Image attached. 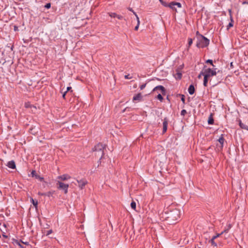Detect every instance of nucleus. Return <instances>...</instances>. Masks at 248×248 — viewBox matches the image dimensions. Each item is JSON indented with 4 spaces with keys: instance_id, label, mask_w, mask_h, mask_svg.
<instances>
[{
    "instance_id": "nucleus-1",
    "label": "nucleus",
    "mask_w": 248,
    "mask_h": 248,
    "mask_svg": "<svg viewBox=\"0 0 248 248\" xmlns=\"http://www.w3.org/2000/svg\"><path fill=\"white\" fill-rule=\"evenodd\" d=\"M181 215V210L177 208L170 211L167 210L164 212L165 219L170 224H174L175 221L179 219Z\"/></svg>"
},
{
    "instance_id": "nucleus-2",
    "label": "nucleus",
    "mask_w": 248,
    "mask_h": 248,
    "mask_svg": "<svg viewBox=\"0 0 248 248\" xmlns=\"http://www.w3.org/2000/svg\"><path fill=\"white\" fill-rule=\"evenodd\" d=\"M210 41L206 37L202 35H199L197 36V41L196 46L198 47L203 48L208 46Z\"/></svg>"
},
{
    "instance_id": "nucleus-3",
    "label": "nucleus",
    "mask_w": 248,
    "mask_h": 248,
    "mask_svg": "<svg viewBox=\"0 0 248 248\" xmlns=\"http://www.w3.org/2000/svg\"><path fill=\"white\" fill-rule=\"evenodd\" d=\"M105 148V145L102 143H98L93 149L95 152V155L100 157L99 161L103 158L104 155V149Z\"/></svg>"
},
{
    "instance_id": "nucleus-4",
    "label": "nucleus",
    "mask_w": 248,
    "mask_h": 248,
    "mask_svg": "<svg viewBox=\"0 0 248 248\" xmlns=\"http://www.w3.org/2000/svg\"><path fill=\"white\" fill-rule=\"evenodd\" d=\"M217 68L211 69L210 68H207L206 66H204V72H202L201 75H202L203 76H205L208 78L210 77H212L215 76L217 72Z\"/></svg>"
},
{
    "instance_id": "nucleus-5",
    "label": "nucleus",
    "mask_w": 248,
    "mask_h": 248,
    "mask_svg": "<svg viewBox=\"0 0 248 248\" xmlns=\"http://www.w3.org/2000/svg\"><path fill=\"white\" fill-rule=\"evenodd\" d=\"M57 185L58 186V188L63 190L64 191V193H67L69 185L64 184L60 181H58Z\"/></svg>"
},
{
    "instance_id": "nucleus-6",
    "label": "nucleus",
    "mask_w": 248,
    "mask_h": 248,
    "mask_svg": "<svg viewBox=\"0 0 248 248\" xmlns=\"http://www.w3.org/2000/svg\"><path fill=\"white\" fill-rule=\"evenodd\" d=\"M157 90L160 91L162 94H165L166 92L165 88L162 85H158L156 86L154 88L153 91L155 92Z\"/></svg>"
},
{
    "instance_id": "nucleus-7",
    "label": "nucleus",
    "mask_w": 248,
    "mask_h": 248,
    "mask_svg": "<svg viewBox=\"0 0 248 248\" xmlns=\"http://www.w3.org/2000/svg\"><path fill=\"white\" fill-rule=\"evenodd\" d=\"M78 184V186L81 189L87 184V181L85 179H81L77 180Z\"/></svg>"
},
{
    "instance_id": "nucleus-8",
    "label": "nucleus",
    "mask_w": 248,
    "mask_h": 248,
    "mask_svg": "<svg viewBox=\"0 0 248 248\" xmlns=\"http://www.w3.org/2000/svg\"><path fill=\"white\" fill-rule=\"evenodd\" d=\"M168 123V122L167 118H165L163 122V133H165L167 130Z\"/></svg>"
},
{
    "instance_id": "nucleus-9",
    "label": "nucleus",
    "mask_w": 248,
    "mask_h": 248,
    "mask_svg": "<svg viewBox=\"0 0 248 248\" xmlns=\"http://www.w3.org/2000/svg\"><path fill=\"white\" fill-rule=\"evenodd\" d=\"M109 15L111 17H114V18L116 17L120 20L123 19L124 18L123 16H121V15H117L115 13H109Z\"/></svg>"
},
{
    "instance_id": "nucleus-10",
    "label": "nucleus",
    "mask_w": 248,
    "mask_h": 248,
    "mask_svg": "<svg viewBox=\"0 0 248 248\" xmlns=\"http://www.w3.org/2000/svg\"><path fill=\"white\" fill-rule=\"evenodd\" d=\"M166 7H170V9H171L172 10L175 11L176 12H177V10L176 8V6L174 4V1L171 2L170 3H167V6Z\"/></svg>"
},
{
    "instance_id": "nucleus-11",
    "label": "nucleus",
    "mask_w": 248,
    "mask_h": 248,
    "mask_svg": "<svg viewBox=\"0 0 248 248\" xmlns=\"http://www.w3.org/2000/svg\"><path fill=\"white\" fill-rule=\"evenodd\" d=\"M7 166L9 168H11V169H14L16 167L15 162L14 161H13V160L9 161L8 162V163H7Z\"/></svg>"
},
{
    "instance_id": "nucleus-12",
    "label": "nucleus",
    "mask_w": 248,
    "mask_h": 248,
    "mask_svg": "<svg viewBox=\"0 0 248 248\" xmlns=\"http://www.w3.org/2000/svg\"><path fill=\"white\" fill-rule=\"evenodd\" d=\"M188 93L190 94V95H192L193 94H194V92H195V88H194V86L192 84H191L188 88Z\"/></svg>"
},
{
    "instance_id": "nucleus-13",
    "label": "nucleus",
    "mask_w": 248,
    "mask_h": 248,
    "mask_svg": "<svg viewBox=\"0 0 248 248\" xmlns=\"http://www.w3.org/2000/svg\"><path fill=\"white\" fill-rule=\"evenodd\" d=\"M141 98H142V95L140 93H138L136 95L134 96V97L133 98V100L140 101L141 100Z\"/></svg>"
},
{
    "instance_id": "nucleus-14",
    "label": "nucleus",
    "mask_w": 248,
    "mask_h": 248,
    "mask_svg": "<svg viewBox=\"0 0 248 248\" xmlns=\"http://www.w3.org/2000/svg\"><path fill=\"white\" fill-rule=\"evenodd\" d=\"M239 125L242 129L248 131V126L243 124L240 120H239Z\"/></svg>"
},
{
    "instance_id": "nucleus-15",
    "label": "nucleus",
    "mask_w": 248,
    "mask_h": 248,
    "mask_svg": "<svg viewBox=\"0 0 248 248\" xmlns=\"http://www.w3.org/2000/svg\"><path fill=\"white\" fill-rule=\"evenodd\" d=\"M69 178H70V177L67 174H63L61 176H59L58 177V179H60L62 180V181L66 180L68 179H69Z\"/></svg>"
},
{
    "instance_id": "nucleus-16",
    "label": "nucleus",
    "mask_w": 248,
    "mask_h": 248,
    "mask_svg": "<svg viewBox=\"0 0 248 248\" xmlns=\"http://www.w3.org/2000/svg\"><path fill=\"white\" fill-rule=\"evenodd\" d=\"M174 76L176 79H180L182 78V75L181 73L177 72L174 75Z\"/></svg>"
},
{
    "instance_id": "nucleus-17",
    "label": "nucleus",
    "mask_w": 248,
    "mask_h": 248,
    "mask_svg": "<svg viewBox=\"0 0 248 248\" xmlns=\"http://www.w3.org/2000/svg\"><path fill=\"white\" fill-rule=\"evenodd\" d=\"M55 191H50L47 192L45 193V196H47L48 197H52L54 194Z\"/></svg>"
},
{
    "instance_id": "nucleus-18",
    "label": "nucleus",
    "mask_w": 248,
    "mask_h": 248,
    "mask_svg": "<svg viewBox=\"0 0 248 248\" xmlns=\"http://www.w3.org/2000/svg\"><path fill=\"white\" fill-rule=\"evenodd\" d=\"M232 228V225L229 224L226 227L225 229L221 232V233H223L224 232H228L229 230Z\"/></svg>"
},
{
    "instance_id": "nucleus-19",
    "label": "nucleus",
    "mask_w": 248,
    "mask_h": 248,
    "mask_svg": "<svg viewBox=\"0 0 248 248\" xmlns=\"http://www.w3.org/2000/svg\"><path fill=\"white\" fill-rule=\"evenodd\" d=\"M208 123L209 124H214V119L213 118L212 115H210L208 118Z\"/></svg>"
},
{
    "instance_id": "nucleus-20",
    "label": "nucleus",
    "mask_w": 248,
    "mask_h": 248,
    "mask_svg": "<svg viewBox=\"0 0 248 248\" xmlns=\"http://www.w3.org/2000/svg\"><path fill=\"white\" fill-rule=\"evenodd\" d=\"M31 202L32 203V204L35 206L36 208L37 207L38 202L37 201H34L33 198L30 199Z\"/></svg>"
},
{
    "instance_id": "nucleus-21",
    "label": "nucleus",
    "mask_w": 248,
    "mask_h": 248,
    "mask_svg": "<svg viewBox=\"0 0 248 248\" xmlns=\"http://www.w3.org/2000/svg\"><path fill=\"white\" fill-rule=\"evenodd\" d=\"M204 76L203 85L206 87V86H207L208 78L206 77L205 76Z\"/></svg>"
},
{
    "instance_id": "nucleus-22",
    "label": "nucleus",
    "mask_w": 248,
    "mask_h": 248,
    "mask_svg": "<svg viewBox=\"0 0 248 248\" xmlns=\"http://www.w3.org/2000/svg\"><path fill=\"white\" fill-rule=\"evenodd\" d=\"M224 139L223 137H222V135H221V137L219 138L218 140V142L221 144V146H223V143H224Z\"/></svg>"
},
{
    "instance_id": "nucleus-23",
    "label": "nucleus",
    "mask_w": 248,
    "mask_h": 248,
    "mask_svg": "<svg viewBox=\"0 0 248 248\" xmlns=\"http://www.w3.org/2000/svg\"><path fill=\"white\" fill-rule=\"evenodd\" d=\"M131 207L133 209L135 210L136 208V203L135 202L133 201L131 203Z\"/></svg>"
},
{
    "instance_id": "nucleus-24",
    "label": "nucleus",
    "mask_w": 248,
    "mask_h": 248,
    "mask_svg": "<svg viewBox=\"0 0 248 248\" xmlns=\"http://www.w3.org/2000/svg\"><path fill=\"white\" fill-rule=\"evenodd\" d=\"M35 178L38 179L40 181H43L44 180V178L43 177H41V176H39L38 174H37L35 176Z\"/></svg>"
},
{
    "instance_id": "nucleus-25",
    "label": "nucleus",
    "mask_w": 248,
    "mask_h": 248,
    "mask_svg": "<svg viewBox=\"0 0 248 248\" xmlns=\"http://www.w3.org/2000/svg\"><path fill=\"white\" fill-rule=\"evenodd\" d=\"M209 242L211 244V245L214 247H216L217 246V243L214 241V240L211 239L209 240Z\"/></svg>"
},
{
    "instance_id": "nucleus-26",
    "label": "nucleus",
    "mask_w": 248,
    "mask_h": 248,
    "mask_svg": "<svg viewBox=\"0 0 248 248\" xmlns=\"http://www.w3.org/2000/svg\"><path fill=\"white\" fill-rule=\"evenodd\" d=\"M157 98L159 99L160 101H162L163 99V96L160 93H158L157 95Z\"/></svg>"
},
{
    "instance_id": "nucleus-27",
    "label": "nucleus",
    "mask_w": 248,
    "mask_h": 248,
    "mask_svg": "<svg viewBox=\"0 0 248 248\" xmlns=\"http://www.w3.org/2000/svg\"><path fill=\"white\" fill-rule=\"evenodd\" d=\"M159 1L161 3V4L162 5H163L165 7V6H167V2H166V1H164L163 0H159Z\"/></svg>"
},
{
    "instance_id": "nucleus-28",
    "label": "nucleus",
    "mask_w": 248,
    "mask_h": 248,
    "mask_svg": "<svg viewBox=\"0 0 248 248\" xmlns=\"http://www.w3.org/2000/svg\"><path fill=\"white\" fill-rule=\"evenodd\" d=\"M174 4L175 6H177L178 8H181L182 7V4L180 2H175L174 1Z\"/></svg>"
},
{
    "instance_id": "nucleus-29",
    "label": "nucleus",
    "mask_w": 248,
    "mask_h": 248,
    "mask_svg": "<svg viewBox=\"0 0 248 248\" xmlns=\"http://www.w3.org/2000/svg\"><path fill=\"white\" fill-rule=\"evenodd\" d=\"M133 14L136 17V19H137V23L140 24V19H139V17H138V15H137V14L135 12H133Z\"/></svg>"
},
{
    "instance_id": "nucleus-30",
    "label": "nucleus",
    "mask_w": 248,
    "mask_h": 248,
    "mask_svg": "<svg viewBox=\"0 0 248 248\" xmlns=\"http://www.w3.org/2000/svg\"><path fill=\"white\" fill-rule=\"evenodd\" d=\"M186 113V111L185 109H182L181 111V115L182 116H185Z\"/></svg>"
},
{
    "instance_id": "nucleus-31",
    "label": "nucleus",
    "mask_w": 248,
    "mask_h": 248,
    "mask_svg": "<svg viewBox=\"0 0 248 248\" xmlns=\"http://www.w3.org/2000/svg\"><path fill=\"white\" fill-rule=\"evenodd\" d=\"M15 243L18 246H19L21 248H24L23 246L20 243V242L16 240Z\"/></svg>"
},
{
    "instance_id": "nucleus-32",
    "label": "nucleus",
    "mask_w": 248,
    "mask_h": 248,
    "mask_svg": "<svg viewBox=\"0 0 248 248\" xmlns=\"http://www.w3.org/2000/svg\"><path fill=\"white\" fill-rule=\"evenodd\" d=\"M206 63H210L212 65H213V66H214V65H213V61L212 60H210V59H208L206 61Z\"/></svg>"
},
{
    "instance_id": "nucleus-33",
    "label": "nucleus",
    "mask_w": 248,
    "mask_h": 248,
    "mask_svg": "<svg viewBox=\"0 0 248 248\" xmlns=\"http://www.w3.org/2000/svg\"><path fill=\"white\" fill-rule=\"evenodd\" d=\"M193 43L192 39L191 38H188V46H190Z\"/></svg>"
},
{
    "instance_id": "nucleus-34",
    "label": "nucleus",
    "mask_w": 248,
    "mask_h": 248,
    "mask_svg": "<svg viewBox=\"0 0 248 248\" xmlns=\"http://www.w3.org/2000/svg\"><path fill=\"white\" fill-rule=\"evenodd\" d=\"M31 175L32 177H35V176L37 175L36 171L35 170H32L31 172Z\"/></svg>"
},
{
    "instance_id": "nucleus-35",
    "label": "nucleus",
    "mask_w": 248,
    "mask_h": 248,
    "mask_svg": "<svg viewBox=\"0 0 248 248\" xmlns=\"http://www.w3.org/2000/svg\"><path fill=\"white\" fill-rule=\"evenodd\" d=\"M50 6H51V4L50 3H47L45 5V7L46 8V9H49V8H50Z\"/></svg>"
},
{
    "instance_id": "nucleus-36",
    "label": "nucleus",
    "mask_w": 248,
    "mask_h": 248,
    "mask_svg": "<svg viewBox=\"0 0 248 248\" xmlns=\"http://www.w3.org/2000/svg\"><path fill=\"white\" fill-rule=\"evenodd\" d=\"M124 78L125 79H131L132 78V77L130 76V75H126L124 76Z\"/></svg>"
},
{
    "instance_id": "nucleus-37",
    "label": "nucleus",
    "mask_w": 248,
    "mask_h": 248,
    "mask_svg": "<svg viewBox=\"0 0 248 248\" xmlns=\"http://www.w3.org/2000/svg\"><path fill=\"white\" fill-rule=\"evenodd\" d=\"M231 21H232V19ZM232 26H233V24H232V22H231L229 23V24L227 26V28L229 29V28L232 27Z\"/></svg>"
},
{
    "instance_id": "nucleus-38",
    "label": "nucleus",
    "mask_w": 248,
    "mask_h": 248,
    "mask_svg": "<svg viewBox=\"0 0 248 248\" xmlns=\"http://www.w3.org/2000/svg\"><path fill=\"white\" fill-rule=\"evenodd\" d=\"M181 101L183 102V103H185V96L184 95H182Z\"/></svg>"
},
{
    "instance_id": "nucleus-39",
    "label": "nucleus",
    "mask_w": 248,
    "mask_h": 248,
    "mask_svg": "<svg viewBox=\"0 0 248 248\" xmlns=\"http://www.w3.org/2000/svg\"><path fill=\"white\" fill-rule=\"evenodd\" d=\"M52 232V230H48L46 232V235H49Z\"/></svg>"
},
{
    "instance_id": "nucleus-40",
    "label": "nucleus",
    "mask_w": 248,
    "mask_h": 248,
    "mask_svg": "<svg viewBox=\"0 0 248 248\" xmlns=\"http://www.w3.org/2000/svg\"><path fill=\"white\" fill-rule=\"evenodd\" d=\"M146 84H143L140 86V90H143L146 87Z\"/></svg>"
},
{
    "instance_id": "nucleus-41",
    "label": "nucleus",
    "mask_w": 248,
    "mask_h": 248,
    "mask_svg": "<svg viewBox=\"0 0 248 248\" xmlns=\"http://www.w3.org/2000/svg\"><path fill=\"white\" fill-rule=\"evenodd\" d=\"M140 24L137 23V26L135 27V30L137 31L139 29Z\"/></svg>"
},
{
    "instance_id": "nucleus-42",
    "label": "nucleus",
    "mask_w": 248,
    "mask_h": 248,
    "mask_svg": "<svg viewBox=\"0 0 248 248\" xmlns=\"http://www.w3.org/2000/svg\"><path fill=\"white\" fill-rule=\"evenodd\" d=\"M38 195L40 196H45V193L38 192Z\"/></svg>"
},
{
    "instance_id": "nucleus-43",
    "label": "nucleus",
    "mask_w": 248,
    "mask_h": 248,
    "mask_svg": "<svg viewBox=\"0 0 248 248\" xmlns=\"http://www.w3.org/2000/svg\"><path fill=\"white\" fill-rule=\"evenodd\" d=\"M66 93H67V91H65V92H64L63 93V94H62V97H63V98H65V95H66Z\"/></svg>"
},
{
    "instance_id": "nucleus-44",
    "label": "nucleus",
    "mask_w": 248,
    "mask_h": 248,
    "mask_svg": "<svg viewBox=\"0 0 248 248\" xmlns=\"http://www.w3.org/2000/svg\"><path fill=\"white\" fill-rule=\"evenodd\" d=\"M71 89L72 88L71 87H67L66 91H67V92L68 91H70Z\"/></svg>"
},
{
    "instance_id": "nucleus-45",
    "label": "nucleus",
    "mask_w": 248,
    "mask_h": 248,
    "mask_svg": "<svg viewBox=\"0 0 248 248\" xmlns=\"http://www.w3.org/2000/svg\"><path fill=\"white\" fill-rule=\"evenodd\" d=\"M217 238V237H216V235H215V236H213L212 237V238H211V239H213V240H215V239H216Z\"/></svg>"
},
{
    "instance_id": "nucleus-46",
    "label": "nucleus",
    "mask_w": 248,
    "mask_h": 248,
    "mask_svg": "<svg viewBox=\"0 0 248 248\" xmlns=\"http://www.w3.org/2000/svg\"><path fill=\"white\" fill-rule=\"evenodd\" d=\"M222 234V233H221V232L220 233H218V234H217L216 236L217 238L218 237H219Z\"/></svg>"
},
{
    "instance_id": "nucleus-47",
    "label": "nucleus",
    "mask_w": 248,
    "mask_h": 248,
    "mask_svg": "<svg viewBox=\"0 0 248 248\" xmlns=\"http://www.w3.org/2000/svg\"><path fill=\"white\" fill-rule=\"evenodd\" d=\"M17 30H18V28H17V27H16V26H15V27H14V30H15V31H17Z\"/></svg>"
},
{
    "instance_id": "nucleus-48",
    "label": "nucleus",
    "mask_w": 248,
    "mask_h": 248,
    "mask_svg": "<svg viewBox=\"0 0 248 248\" xmlns=\"http://www.w3.org/2000/svg\"><path fill=\"white\" fill-rule=\"evenodd\" d=\"M22 243H23V244H25V245H28L29 244V243L26 242H24L23 241H21Z\"/></svg>"
},
{
    "instance_id": "nucleus-49",
    "label": "nucleus",
    "mask_w": 248,
    "mask_h": 248,
    "mask_svg": "<svg viewBox=\"0 0 248 248\" xmlns=\"http://www.w3.org/2000/svg\"><path fill=\"white\" fill-rule=\"evenodd\" d=\"M128 10H129V11H130L132 12L133 13V12H134V11L132 10V8H128Z\"/></svg>"
},
{
    "instance_id": "nucleus-50",
    "label": "nucleus",
    "mask_w": 248,
    "mask_h": 248,
    "mask_svg": "<svg viewBox=\"0 0 248 248\" xmlns=\"http://www.w3.org/2000/svg\"><path fill=\"white\" fill-rule=\"evenodd\" d=\"M2 236L4 238H7V236L5 234H2Z\"/></svg>"
},
{
    "instance_id": "nucleus-51",
    "label": "nucleus",
    "mask_w": 248,
    "mask_h": 248,
    "mask_svg": "<svg viewBox=\"0 0 248 248\" xmlns=\"http://www.w3.org/2000/svg\"><path fill=\"white\" fill-rule=\"evenodd\" d=\"M243 3H246V4H248V1H246L245 2H243Z\"/></svg>"
},
{
    "instance_id": "nucleus-52",
    "label": "nucleus",
    "mask_w": 248,
    "mask_h": 248,
    "mask_svg": "<svg viewBox=\"0 0 248 248\" xmlns=\"http://www.w3.org/2000/svg\"><path fill=\"white\" fill-rule=\"evenodd\" d=\"M233 65H232V62H231V67H232Z\"/></svg>"
},
{
    "instance_id": "nucleus-53",
    "label": "nucleus",
    "mask_w": 248,
    "mask_h": 248,
    "mask_svg": "<svg viewBox=\"0 0 248 248\" xmlns=\"http://www.w3.org/2000/svg\"><path fill=\"white\" fill-rule=\"evenodd\" d=\"M188 242V241H186V242H184L185 243H186Z\"/></svg>"
}]
</instances>
